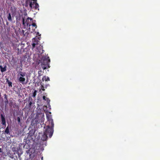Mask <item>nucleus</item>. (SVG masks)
I'll list each match as a JSON object with an SVG mask.
<instances>
[{
    "label": "nucleus",
    "mask_w": 160,
    "mask_h": 160,
    "mask_svg": "<svg viewBox=\"0 0 160 160\" xmlns=\"http://www.w3.org/2000/svg\"><path fill=\"white\" fill-rule=\"evenodd\" d=\"M42 82H44V80L45 81H49L50 80V78L48 77H46L45 76H44L43 77V78L42 79Z\"/></svg>",
    "instance_id": "nucleus-7"
},
{
    "label": "nucleus",
    "mask_w": 160,
    "mask_h": 160,
    "mask_svg": "<svg viewBox=\"0 0 160 160\" xmlns=\"http://www.w3.org/2000/svg\"><path fill=\"white\" fill-rule=\"evenodd\" d=\"M27 19L28 20H29H29H30L31 21H32V18H31L28 17V18H27Z\"/></svg>",
    "instance_id": "nucleus-24"
},
{
    "label": "nucleus",
    "mask_w": 160,
    "mask_h": 160,
    "mask_svg": "<svg viewBox=\"0 0 160 160\" xmlns=\"http://www.w3.org/2000/svg\"><path fill=\"white\" fill-rule=\"evenodd\" d=\"M26 75L25 72L20 71L17 75L18 81L20 83L23 85L26 83L25 82V78L24 77Z\"/></svg>",
    "instance_id": "nucleus-3"
},
{
    "label": "nucleus",
    "mask_w": 160,
    "mask_h": 160,
    "mask_svg": "<svg viewBox=\"0 0 160 160\" xmlns=\"http://www.w3.org/2000/svg\"><path fill=\"white\" fill-rule=\"evenodd\" d=\"M11 1H13V0H10Z\"/></svg>",
    "instance_id": "nucleus-32"
},
{
    "label": "nucleus",
    "mask_w": 160,
    "mask_h": 160,
    "mask_svg": "<svg viewBox=\"0 0 160 160\" xmlns=\"http://www.w3.org/2000/svg\"><path fill=\"white\" fill-rule=\"evenodd\" d=\"M42 75V71L41 70H39L38 71V78H39L40 77V76H41Z\"/></svg>",
    "instance_id": "nucleus-14"
},
{
    "label": "nucleus",
    "mask_w": 160,
    "mask_h": 160,
    "mask_svg": "<svg viewBox=\"0 0 160 160\" xmlns=\"http://www.w3.org/2000/svg\"><path fill=\"white\" fill-rule=\"evenodd\" d=\"M4 133L7 134H10L9 133V130L8 126L5 131Z\"/></svg>",
    "instance_id": "nucleus-9"
},
{
    "label": "nucleus",
    "mask_w": 160,
    "mask_h": 160,
    "mask_svg": "<svg viewBox=\"0 0 160 160\" xmlns=\"http://www.w3.org/2000/svg\"><path fill=\"white\" fill-rule=\"evenodd\" d=\"M22 23L23 24H25V19L24 18H22Z\"/></svg>",
    "instance_id": "nucleus-22"
},
{
    "label": "nucleus",
    "mask_w": 160,
    "mask_h": 160,
    "mask_svg": "<svg viewBox=\"0 0 160 160\" xmlns=\"http://www.w3.org/2000/svg\"><path fill=\"white\" fill-rule=\"evenodd\" d=\"M33 99L31 97H29L28 98V103L26 104L25 108L27 109H29L31 107V106L32 104Z\"/></svg>",
    "instance_id": "nucleus-4"
},
{
    "label": "nucleus",
    "mask_w": 160,
    "mask_h": 160,
    "mask_svg": "<svg viewBox=\"0 0 160 160\" xmlns=\"http://www.w3.org/2000/svg\"><path fill=\"white\" fill-rule=\"evenodd\" d=\"M7 102H8V101H7Z\"/></svg>",
    "instance_id": "nucleus-30"
},
{
    "label": "nucleus",
    "mask_w": 160,
    "mask_h": 160,
    "mask_svg": "<svg viewBox=\"0 0 160 160\" xmlns=\"http://www.w3.org/2000/svg\"><path fill=\"white\" fill-rule=\"evenodd\" d=\"M1 124L3 125L2 128H4L6 127V120L5 116H3L2 114L1 115Z\"/></svg>",
    "instance_id": "nucleus-5"
},
{
    "label": "nucleus",
    "mask_w": 160,
    "mask_h": 160,
    "mask_svg": "<svg viewBox=\"0 0 160 160\" xmlns=\"http://www.w3.org/2000/svg\"><path fill=\"white\" fill-rule=\"evenodd\" d=\"M32 25L33 27H35V28H37V26L36 23H32Z\"/></svg>",
    "instance_id": "nucleus-18"
},
{
    "label": "nucleus",
    "mask_w": 160,
    "mask_h": 160,
    "mask_svg": "<svg viewBox=\"0 0 160 160\" xmlns=\"http://www.w3.org/2000/svg\"><path fill=\"white\" fill-rule=\"evenodd\" d=\"M29 4V2L28 1H26L25 2V6L26 7H27L28 6Z\"/></svg>",
    "instance_id": "nucleus-19"
},
{
    "label": "nucleus",
    "mask_w": 160,
    "mask_h": 160,
    "mask_svg": "<svg viewBox=\"0 0 160 160\" xmlns=\"http://www.w3.org/2000/svg\"><path fill=\"white\" fill-rule=\"evenodd\" d=\"M32 1H33V2H31L29 3V6L31 8H32V5H33L34 3L35 2H37V0H32Z\"/></svg>",
    "instance_id": "nucleus-13"
},
{
    "label": "nucleus",
    "mask_w": 160,
    "mask_h": 160,
    "mask_svg": "<svg viewBox=\"0 0 160 160\" xmlns=\"http://www.w3.org/2000/svg\"><path fill=\"white\" fill-rule=\"evenodd\" d=\"M0 68L1 72H5L6 70V66H5L3 68L2 66H0Z\"/></svg>",
    "instance_id": "nucleus-8"
},
{
    "label": "nucleus",
    "mask_w": 160,
    "mask_h": 160,
    "mask_svg": "<svg viewBox=\"0 0 160 160\" xmlns=\"http://www.w3.org/2000/svg\"><path fill=\"white\" fill-rule=\"evenodd\" d=\"M35 122H36L37 123H39V122L37 120H36Z\"/></svg>",
    "instance_id": "nucleus-26"
},
{
    "label": "nucleus",
    "mask_w": 160,
    "mask_h": 160,
    "mask_svg": "<svg viewBox=\"0 0 160 160\" xmlns=\"http://www.w3.org/2000/svg\"><path fill=\"white\" fill-rule=\"evenodd\" d=\"M42 90L43 91H44L45 90V89L44 88V87H43V86H42Z\"/></svg>",
    "instance_id": "nucleus-25"
},
{
    "label": "nucleus",
    "mask_w": 160,
    "mask_h": 160,
    "mask_svg": "<svg viewBox=\"0 0 160 160\" xmlns=\"http://www.w3.org/2000/svg\"><path fill=\"white\" fill-rule=\"evenodd\" d=\"M54 124L52 120L49 121V123L47 126V128L44 132L43 135L41 138V139L43 141H46L48 138V135L50 138L52 137L53 133Z\"/></svg>",
    "instance_id": "nucleus-1"
},
{
    "label": "nucleus",
    "mask_w": 160,
    "mask_h": 160,
    "mask_svg": "<svg viewBox=\"0 0 160 160\" xmlns=\"http://www.w3.org/2000/svg\"><path fill=\"white\" fill-rule=\"evenodd\" d=\"M38 39L36 38H33L32 39V48L33 49L35 48L36 45H38Z\"/></svg>",
    "instance_id": "nucleus-6"
},
{
    "label": "nucleus",
    "mask_w": 160,
    "mask_h": 160,
    "mask_svg": "<svg viewBox=\"0 0 160 160\" xmlns=\"http://www.w3.org/2000/svg\"><path fill=\"white\" fill-rule=\"evenodd\" d=\"M5 98H6V96H5Z\"/></svg>",
    "instance_id": "nucleus-31"
},
{
    "label": "nucleus",
    "mask_w": 160,
    "mask_h": 160,
    "mask_svg": "<svg viewBox=\"0 0 160 160\" xmlns=\"http://www.w3.org/2000/svg\"><path fill=\"white\" fill-rule=\"evenodd\" d=\"M25 160H28V159H26Z\"/></svg>",
    "instance_id": "nucleus-29"
},
{
    "label": "nucleus",
    "mask_w": 160,
    "mask_h": 160,
    "mask_svg": "<svg viewBox=\"0 0 160 160\" xmlns=\"http://www.w3.org/2000/svg\"><path fill=\"white\" fill-rule=\"evenodd\" d=\"M17 120L18 123H20V122L21 120H20V118L19 117H18L17 118Z\"/></svg>",
    "instance_id": "nucleus-20"
},
{
    "label": "nucleus",
    "mask_w": 160,
    "mask_h": 160,
    "mask_svg": "<svg viewBox=\"0 0 160 160\" xmlns=\"http://www.w3.org/2000/svg\"><path fill=\"white\" fill-rule=\"evenodd\" d=\"M17 49L18 51H19V48H18Z\"/></svg>",
    "instance_id": "nucleus-28"
},
{
    "label": "nucleus",
    "mask_w": 160,
    "mask_h": 160,
    "mask_svg": "<svg viewBox=\"0 0 160 160\" xmlns=\"http://www.w3.org/2000/svg\"><path fill=\"white\" fill-rule=\"evenodd\" d=\"M34 131L33 129H31L29 131V133L28 134H29V135H30V136H32L34 133Z\"/></svg>",
    "instance_id": "nucleus-11"
},
{
    "label": "nucleus",
    "mask_w": 160,
    "mask_h": 160,
    "mask_svg": "<svg viewBox=\"0 0 160 160\" xmlns=\"http://www.w3.org/2000/svg\"><path fill=\"white\" fill-rule=\"evenodd\" d=\"M46 98V97L45 96H43V99L44 100H45V101L46 100V98Z\"/></svg>",
    "instance_id": "nucleus-23"
},
{
    "label": "nucleus",
    "mask_w": 160,
    "mask_h": 160,
    "mask_svg": "<svg viewBox=\"0 0 160 160\" xmlns=\"http://www.w3.org/2000/svg\"><path fill=\"white\" fill-rule=\"evenodd\" d=\"M50 60L49 57L46 56H43L41 60V65L42 68L44 70L50 68L49 63Z\"/></svg>",
    "instance_id": "nucleus-2"
},
{
    "label": "nucleus",
    "mask_w": 160,
    "mask_h": 160,
    "mask_svg": "<svg viewBox=\"0 0 160 160\" xmlns=\"http://www.w3.org/2000/svg\"><path fill=\"white\" fill-rule=\"evenodd\" d=\"M7 18L8 21L10 22H12V16L10 13H9L7 16Z\"/></svg>",
    "instance_id": "nucleus-10"
},
{
    "label": "nucleus",
    "mask_w": 160,
    "mask_h": 160,
    "mask_svg": "<svg viewBox=\"0 0 160 160\" xmlns=\"http://www.w3.org/2000/svg\"><path fill=\"white\" fill-rule=\"evenodd\" d=\"M37 92V91L36 90H34L33 93V97H35L36 95V93Z\"/></svg>",
    "instance_id": "nucleus-17"
},
{
    "label": "nucleus",
    "mask_w": 160,
    "mask_h": 160,
    "mask_svg": "<svg viewBox=\"0 0 160 160\" xmlns=\"http://www.w3.org/2000/svg\"><path fill=\"white\" fill-rule=\"evenodd\" d=\"M34 4L35 5L34 8L35 9H38V10L39 5L36 2H35L34 3Z\"/></svg>",
    "instance_id": "nucleus-15"
},
{
    "label": "nucleus",
    "mask_w": 160,
    "mask_h": 160,
    "mask_svg": "<svg viewBox=\"0 0 160 160\" xmlns=\"http://www.w3.org/2000/svg\"><path fill=\"white\" fill-rule=\"evenodd\" d=\"M37 35H39V32H38L37 33V34H36Z\"/></svg>",
    "instance_id": "nucleus-27"
},
{
    "label": "nucleus",
    "mask_w": 160,
    "mask_h": 160,
    "mask_svg": "<svg viewBox=\"0 0 160 160\" xmlns=\"http://www.w3.org/2000/svg\"><path fill=\"white\" fill-rule=\"evenodd\" d=\"M4 155V152H3L2 149L0 148V155L2 156Z\"/></svg>",
    "instance_id": "nucleus-16"
},
{
    "label": "nucleus",
    "mask_w": 160,
    "mask_h": 160,
    "mask_svg": "<svg viewBox=\"0 0 160 160\" xmlns=\"http://www.w3.org/2000/svg\"><path fill=\"white\" fill-rule=\"evenodd\" d=\"M6 82L8 83L9 87H12V82L10 81L8 79H7Z\"/></svg>",
    "instance_id": "nucleus-12"
},
{
    "label": "nucleus",
    "mask_w": 160,
    "mask_h": 160,
    "mask_svg": "<svg viewBox=\"0 0 160 160\" xmlns=\"http://www.w3.org/2000/svg\"><path fill=\"white\" fill-rule=\"evenodd\" d=\"M46 101H47V102L48 103H49L50 102V100L48 98H46Z\"/></svg>",
    "instance_id": "nucleus-21"
}]
</instances>
